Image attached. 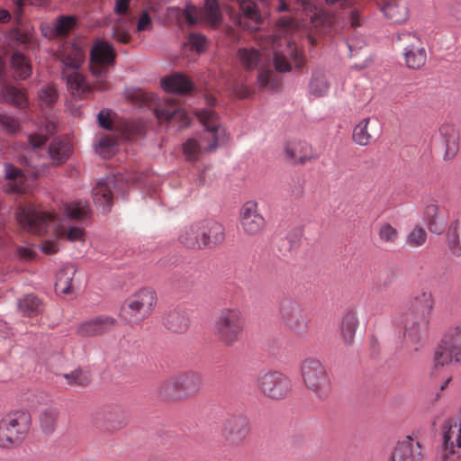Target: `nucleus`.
Masks as SVG:
<instances>
[{"label": "nucleus", "mask_w": 461, "mask_h": 461, "mask_svg": "<svg viewBox=\"0 0 461 461\" xmlns=\"http://www.w3.org/2000/svg\"><path fill=\"white\" fill-rule=\"evenodd\" d=\"M334 8L325 12L314 0H296L295 15L293 18L283 17L278 21L276 35L269 41L273 52V65L278 72H287L292 67L300 68L303 58L294 41L287 35L302 36L312 29L321 30L331 27L343 19V27L357 28L361 25L360 15L353 8L355 0H325Z\"/></svg>", "instance_id": "f257e3e1"}, {"label": "nucleus", "mask_w": 461, "mask_h": 461, "mask_svg": "<svg viewBox=\"0 0 461 461\" xmlns=\"http://www.w3.org/2000/svg\"><path fill=\"white\" fill-rule=\"evenodd\" d=\"M55 124L47 121L41 127H38L37 132L30 133L28 144L23 149L18 159L22 165L26 167L24 170L19 169L12 164L5 165V176L10 182L7 190L14 193L23 194L30 190L33 180L47 172L48 166L41 161L38 155V149L47 141L49 136L55 131Z\"/></svg>", "instance_id": "f03ea898"}, {"label": "nucleus", "mask_w": 461, "mask_h": 461, "mask_svg": "<svg viewBox=\"0 0 461 461\" xmlns=\"http://www.w3.org/2000/svg\"><path fill=\"white\" fill-rule=\"evenodd\" d=\"M16 219L22 227L31 232L41 234L51 228L53 237L46 240L41 246L45 254H54L60 249V239L70 242L85 240V230L77 225H69L66 220L58 219L50 212L38 210L32 205L19 207Z\"/></svg>", "instance_id": "7ed1b4c3"}, {"label": "nucleus", "mask_w": 461, "mask_h": 461, "mask_svg": "<svg viewBox=\"0 0 461 461\" xmlns=\"http://www.w3.org/2000/svg\"><path fill=\"white\" fill-rule=\"evenodd\" d=\"M204 130L183 144V152L187 160H195L202 151L212 152L226 141V130L217 122L216 113L211 107L197 113Z\"/></svg>", "instance_id": "20e7f679"}, {"label": "nucleus", "mask_w": 461, "mask_h": 461, "mask_svg": "<svg viewBox=\"0 0 461 461\" xmlns=\"http://www.w3.org/2000/svg\"><path fill=\"white\" fill-rule=\"evenodd\" d=\"M461 362V324L449 328L434 349L430 375L437 377L451 363Z\"/></svg>", "instance_id": "39448f33"}, {"label": "nucleus", "mask_w": 461, "mask_h": 461, "mask_svg": "<svg viewBox=\"0 0 461 461\" xmlns=\"http://www.w3.org/2000/svg\"><path fill=\"white\" fill-rule=\"evenodd\" d=\"M303 383L309 393L319 400L329 396L331 383L325 365L318 358L306 357L300 366Z\"/></svg>", "instance_id": "423d86ee"}, {"label": "nucleus", "mask_w": 461, "mask_h": 461, "mask_svg": "<svg viewBox=\"0 0 461 461\" xmlns=\"http://www.w3.org/2000/svg\"><path fill=\"white\" fill-rule=\"evenodd\" d=\"M32 418L28 411H15L0 420V447L11 448L20 444L30 431Z\"/></svg>", "instance_id": "0eeeda50"}, {"label": "nucleus", "mask_w": 461, "mask_h": 461, "mask_svg": "<svg viewBox=\"0 0 461 461\" xmlns=\"http://www.w3.org/2000/svg\"><path fill=\"white\" fill-rule=\"evenodd\" d=\"M244 327L245 318L239 308H224L214 321L212 330L219 341L231 346L240 340Z\"/></svg>", "instance_id": "6e6552de"}, {"label": "nucleus", "mask_w": 461, "mask_h": 461, "mask_svg": "<svg viewBox=\"0 0 461 461\" xmlns=\"http://www.w3.org/2000/svg\"><path fill=\"white\" fill-rule=\"evenodd\" d=\"M156 302L152 289H140L125 300L121 308V318L127 324H140L150 315Z\"/></svg>", "instance_id": "1a4fd4ad"}, {"label": "nucleus", "mask_w": 461, "mask_h": 461, "mask_svg": "<svg viewBox=\"0 0 461 461\" xmlns=\"http://www.w3.org/2000/svg\"><path fill=\"white\" fill-rule=\"evenodd\" d=\"M115 56L113 46L106 41L97 40L92 47L90 70L95 78L94 87L99 92L108 89L106 76L109 68L114 63Z\"/></svg>", "instance_id": "9d476101"}, {"label": "nucleus", "mask_w": 461, "mask_h": 461, "mask_svg": "<svg viewBox=\"0 0 461 461\" xmlns=\"http://www.w3.org/2000/svg\"><path fill=\"white\" fill-rule=\"evenodd\" d=\"M141 185H146L144 176L142 175H131L127 177L122 175H113L99 179L92 190V196L95 204L100 208L103 212L110 211L113 205V190L119 191L122 189V185L124 183Z\"/></svg>", "instance_id": "9b49d317"}, {"label": "nucleus", "mask_w": 461, "mask_h": 461, "mask_svg": "<svg viewBox=\"0 0 461 461\" xmlns=\"http://www.w3.org/2000/svg\"><path fill=\"white\" fill-rule=\"evenodd\" d=\"M201 386V377L195 373H182L165 380L158 387V397L165 401L185 399Z\"/></svg>", "instance_id": "f8f14e48"}, {"label": "nucleus", "mask_w": 461, "mask_h": 461, "mask_svg": "<svg viewBox=\"0 0 461 461\" xmlns=\"http://www.w3.org/2000/svg\"><path fill=\"white\" fill-rule=\"evenodd\" d=\"M258 384L263 394L274 400L286 398L293 389V383L289 376L274 370L260 373Z\"/></svg>", "instance_id": "ddd939ff"}, {"label": "nucleus", "mask_w": 461, "mask_h": 461, "mask_svg": "<svg viewBox=\"0 0 461 461\" xmlns=\"http://www.w3.org/2000/svg\"><path fill=\"white\" fill-rule=\"evenodd\" d=\"M396 41L402 45V57L408 68L418 70L424 67L427 51L420 37L410 32H402L397 34Z\"/></svg>", "instance_id": "4468645a"}, {"label": "nucleus", "mask_w": 461, "mask_h": 461, "mask_svg": "<svg viewBox=\"0 0 461 461\" xmlns=\"http://www.w3.org/2000/svg\"><path fill=\"white\" fill-rule=\"evenodd\" d=\"M278 314L284 324L296 334L307 331L308 321L300 303L294 298L285 297L278 303Z\"/></svg>", "instance_id": "2eb2a0df"}, {"label": "nucleus", "mask_w": 461, "mask_h": 461, "mask_svg": "<svg viewBox=\"0 0 461 461\" xmlns=\"http://www.w3.org/2000/svg\"><path fill=\"white\" fill-rule=\"evenodd\" d=\"M240 223L246 235L257 236L266 227V220L258 212V204L256 201L246 202L240 212Z\"/></svg>", "instance_id": "dca6fc26"}, {"label": "nucleus", "mask_w": 461, "mask_h": 461, "mask_svg": "<svg viewBox=\"0 0 461 461\" xmlns=\"http://www.w3.org/2000/svg\"><path fill=\"white\" fill-rule=\"evenodd\" d=\"M184 15L189 24H195L204 20L212 25H216L221 20V12L217 0H205L204 7L197 10L193 5H186Z\"/></svg>", "instance_id": "f3484780"}, {"label": "nucleus", "mask_w": 461, "mask_h": 461, "mask_svg": "<svg viewBox=\"0 0 461 461\" xmlns=\"http://www.w3.org/2000/svg\"><path fill=\"white\" fill-rule=\"evenodd\" d=\"M420 446L411 437L400 441L393 447L388 461H420Z\"/></svg>", "instance_id": "a211bd4d"}, {"label": "nucleus", "mask_w": 461, "mask_h": 461, "mask_svg": "<svg viewBox=\"0 0 461 461\" xmlns=\"http://www.w3.org/2000/svg\"><path fill=\"white\" fill-rule=\"evenodd\" d=\"M439 136L441 144L445 149L444 160L453 159L459 149L458 129L454 124L444 123L439 128Z\"/></svg>", "instance_id": "6ab92c4d"}, {"label": "nucleus", "mask_w": 461, "mask_h": 461, "mask_svg": "<svg viewBox=\"0 0 461 461\" xmlns=\"http://www.w3.org/2000/svg\"><path fill=\"white\" fill-rule=\"evenodd\" d=\"M202 249L212 248L221 244L225 240L224 227L213 221L200 223Z\"/></svg>", "instance_id": "aec40b11"}, {"label": "nucleus", "mask_w": 461, "mask_h": 461, "mask_svg": "<svg viewBox=\"0 0 461 461\" xmlns=\"http://www.w3.org/2000/svg\"><path fill=\"white\" fill-rule=\"evenodd\" d=\"M116 323V320L110 316H101L81 323L77 333L81 337H95L109 331Z\"/></svg>", "instance_id": "412c9836"}, {"label": "nucleus", "mask_w": 461, "mask_h": 461, "mask_svg": "<svg viewBox=\"0 0 461 461\" xmlns=\"http://www.w3.org/2000/svg\"><path fill=\"white\" fill-rule=\"evenodd\" d=\"M62 72L78 70L84 60L83 49L75 43H65L59 50Z\"/></svg>", "instance_id": "4be33fe9"}, {"label": "nucleus", "mask_w": 461, "mask_h": 461, "mask_svg": "<svg viewBox=\"0 0 461 461\" xmlns=\"http://www.w3.org/2000/svg\"><path fill=\"white\" fill-rule=\"evenodd\" d=\"M442 437L446 451L454 454L456 447L461 448V420H446L442 425Z\"/></svg>", "instance_id": "5701e85b"}, {"label": "nucleus", "mask_w": 461, "mask_h": 461, "mask_svg": "<svg viewBox=\"0 0 461 461\" xmlns=\"http://www.w3.org/2000/svg\"><path fill=\"white\" fill-rule=\"evenodd\" d=\"M248 425L243 417L236 416L228 419L223 426V436L230 444L240 443L247 435Z\"/></svg>", "instance_id": "b1692460"}, {"label": "nucleus", "mask_w": 461, "mask_h": 461, "mask_svg": "<svg viewBox=\"0 0 461 461\" xmlns=\"http://www.w3.org/2000/svg\"><path fill=\"white\" fill-rule=\"evenodd\" d=\"M167 105L163 108L156 109V116L159 122H176L179 127H185L190 123V118L187 113L176 108L173 104V100L168 99Z\"/></svg>", "instance_id": "393cba45"}, {"label": "nucleus", "mask_w": 461, "mask_h": 461, "mask_svg": "<svg viewBox=\"0 0 461 461\" xmlns=\"http://www.w3.org/2000/svg\"><path fill=\"white\" fill-rule=\"evenodd\" d=\"M376 118L366 117L361 120L353 130V140L360 146H367L371 140L375 129L378 127Z\"/></svg>", "instance_id": "a878e982"}, {"label": "nucleus", "mask_w": 461, "mask_h": 461, "mask_svg": "<svg viewBox=\"0 0 461 461\" xmlns=\"http://www.w3.org/2000/svg\"><path fill=\"white\" fill-rule=\"evenodd\" d=\"M67 80V86L71 95L82 98L91 93V86L78 70L62 72Z\"/></svg>", "instance_id": "bb28decb"}, {"label": "nucleus", "mask_w": 461, "mask_h": 461, "mask_svg": "<svg viewBox=\"0 0 461 461\" xmlns=\"http://www.w3.org/2000/svg\"><path fill=\"white\" fill-rule=\"evenodd\" d=\"M429 321L423 316L419 321H413L406 325L403 338L407 343L416 345L420 343L428 334Z\"/></svg>", "instance_id": "cd10ccee"}, {"label": "nucleus", "mask_w": 461, "mask_h": 461, "mask_svg": "<svg viewBox=\"0 0 461 461\" xmlns=\"http://www.w3.org/2000/svg\"><path fill=\"white\" fill-rule=\"evenodd\" d=\"M424 219L429 231L437 235H440L447 224L446 218L434 204H429L425 208Z\"/></svg>", "instance_id": "c85d7f7f"}, {"label": "nucleus", "mask_w": 461, "mask_h": 461, "mask_svg": "<svg viewBox=\"0 0 461 461\" xmlns=\"http://www.w3.org/2000/svg\"><path fill=\"white\" fill-rule=\"evenodd\" d=\"M77 273L74 265H65L56 276L55 291L58 294H68L72 291V283Z\"/></svg>", "instance_id": "c756f323"}, {"label": "nucleus", "mask_w": 461, "mask_h": 461, "mask_svg": "<svg viewBox=\"0 0 461 461\" xmlns=\"http://www.w3.org/2000/svg\"><path fill=\"white\" fill-rule=\"evenodd\" d=\"M285 154L288 158L296 163H305L314 158L312 147L304 141H296L285 148Z\"/></svg>", "instance_id": "7c9ffc66"}, {"label": "nucleus", "mask_w": 461, "mask_h": 461, "mask_svg": "<svg viewBox=\"0 0 461 461\" xmlns=\"http://www.w3.org/2000/svg\"><path fill=\"white\" fill-rule=\"evenodd\" d=\"M48 152L53 164H63L70 157L72 146L67 140L56 139L50 143Z\"/></svg>", "instance_id": "2f4dec72"}, {"label": "nucleus", "mask_w": 461, "mask_h": 461, "mask_svg": "<svg viewBox=\"0 0 461 461\" xmlns=\"http://www.w3.org/2000/svg\"><path fill=\"white\" fill-rule=\"evenodd\" d=\"M178 240L185 248L201 249L200 223L185 226L179 232Z\"/></svg>", "instance_id": "473e14b6"}, {"label": "nucleus", "mask_w": 461, "mask_h": 461, "mask_svg": "<svg viewBox=\"0 0 461 461\" xmlns=\"http://www.w3.org/2000/svg\"><path fill=\"white\" fill-rule=\"evenodd\" d=\"M163 323L167 329L173 332H184L189 326V320L185 312L179 310H170L165 314Z\"/></svg>", "instance_id": "72a5a7b5"}, {"label": "nucleus", "mask_w": 461, "mask_h": 461, "mask_svg": "<svg viewBox=\"0 0 461 461\" xmlns=\"http://www.w3.org/2000/svg\"><path fill=\"white\" fill-rule=\"evenodd\" d=\"M163 89L168 93L184 94L192 88V83L182 74H174L161 80Z\"/></svg>", "instance_id": "f704fd0d"}, {"label": "nucleus", "mask_w": 461, "mask_h": 461, "mask_svg": "<svg viewBox=\"0 0 461 461\" xmlns=\"http://www.w3.org/2000/svg\"><path fill=\"white\" fill-rule=\"evenodd\" d=\"M265 55L260 54L256 49L244 47L238 50L237 59L243 68L250 70L263 62Z\"/></svg>", "instance_id": "c9c22d12"}, {"label": "nucleus", "mask_w": 461, "mask_h": 461, "mask_svg": "<svg viewBox=\"0 0 461 461\" xmlns=\"http://www.w3.org/2000/svg\"><path fill=\"white\" fill-rule=\"evenodd\" d=\"M381 11L393 23H402L408 19V9L404 5L393 1L384 5Z\"/></svg>", "instance_id": "e433bc0d"}, {"label": "nucleus", "mask_w": 461, "mask_h": 461, "mask_svg": "<svg viewBox=\"0 0 461 461\" xmlns=\"http://www.w3.org/2000/svg\"><path fill=\"white\" fill-rule=\"evenodd\" d=\"M0 96L6 102L13 104L20 109H23L29 104L26 94L23 90L13 86H4L0 90Z\"/></svg>", "instance_id": "4c0bfd02"}, {"label": "nucleus", "mask_w": 461, "mask_h": 461, "mask_svg": "<svg viewBox=\"0 0 461 461\" xmlns=\"http://www.w3.org/2000/svg\"><path fill=\"white\" fill-rule=\"evenodd\" d=\"M12 68L14 76L19 79H26L32 74V66L26 57L19 52L12 57Z\"/></svg>", "instance_id": "58836bf2"}, {"label": "nucleus", "mask_w": 461, "mask_h": 461, "mask_svg": "<svg viewBox=\"0 0 461 461\" xmlns=\"http://www.w3.org/2000/svg\"><path fill=\"white\" fill-rule=\"evenodd\" d=\"M358 325V319L355 312L347 313L341 322V334L346 344L353 341Z\"/></svg>", "instance_id": "ea45409f"}, {"label": "nucleus", "mask_w": 461, "mask_h": 461, "mask_svg": "<svg viewBox=\"0 0 461 461\" xmlns=\"http://www.w3.org/2000/svg\"><path fill=\"white\" fill-rule=\"evenodd\" d=\"M330 84L325 76L320 72L312 74L309 82V93L315 97H321L329 92Z\"/></svg>", "instance_id": "a19ab883"}, {"label": "nucleus", "mask_w": 461, "mask_h": 461, "mask_svg": "<svg viewBox=\"0 0 461 461\" xmlns=\"http://www.w3.org/2000/svg\"><path fill=\"white\" fill-rule=\"evenodd\" d=\"M89 212V204L83 201H74L65 206V214L70 220H82L88 215Z\"/></svg>", "instance_id": "79ce46f5"}, {"label": "nucleus", "mask_w": 461, "mask_h": 461, "mask_svg": "<svg viewBox=\"0 0 461 461\" xmlns=\"http://www.w3.org/2000/svg\"><path fill=\"white\" fill-rule=\"evenodd\" d=\"M38 104L41 111L51 107L58 100V91L53 86H44L38 93Z\"/></svg>", "instance_id": "37998d69"}, {"label": "nucleus", "mask_w": 461, "mask_h": 461, "mask_svg": "<svg viewBox=\"0 0 461 461\" xmlns=\"http://www.w3.org/2000/svg\"><path fill=\"white\" fill-rule=\"evenodd\" d=\"M434 300L431 293L420 290L413 297V307L420 310L423 316L429 315L433 309Z\"/></svg>", "instance_id": "c03bdc74"}, {"label": "nucleus", "mask_w": 461, "mask_h": 461, "mask_svg": "<svg viewBox=\"0 0 461 461\" xmlns=\"http://www.w3.org/2000/svg\"><path fill=\"white\" fill-rule=\"evenodd\" d=\"M59 412L54 408H48L40 414V425L46 434H50L55 430Z\"/></svg>", "instance_id": "a18cd8bd"}, {"label": "nucleus", "mask_w": 461, "mask_h": 461, "mask_svg": "<svg viewBox=\"0 0 461 461\" xmlns=\"http://www.w3.org/2000/svg\"><path fill=\"white\" fill-rule=\"evenodd\" d=\"M257 83L260 89L274 90L277 88L279 80L274 72L267 68L258 74Z\"/></svg>", "instance_id": "49530a36"}, {"label": "nucleus", "mask_w": 461, "mask_h": 461, "mask_svg": "<svg viewBox=\"0 0 461 461\" xmlns=\"http://www.w3.org/2000/svg\"><path fill=\"white\" fill-rule=\"evenodd\" d=\"M18 307L23 314L32 315L41 310V302L36 296L29 294L19 301Z\"/></svg>", "instance_id": "de8ad7c7"}, {"label": "nucleus", "mask_w": 461, "mask_h": 461, "mask_svg": "<svg viewBox=\"0 0 461 461\" xmlns=\"http://www.w3.org/2000/svg\"><path fill=\"white\" fill-rule=\"evenodd\" d=\"M64 378L69 385L77 386H86L91 381L89 373L81 369H77L69 374H66Z\"/></svg>", "instance_id": "09e8293b"}, {"label": "nucleus", "mask_w": 461, "mask_h": 461, "mask_svg": "<svg viewBox=\"0 0 461 461\" xmlns=\"http://www.w3.org/2000/svg\"><path fill=\"white\" fill-rule=\"evenodd\" d=\"M427 232L420 226H415L407 235L406 243L411 248H419L425 244Z\"/></svg>", "instance_id": "8fccbe9b"}, {"label": "nucleus", "mask_w": 461, "mask_h": 461, "mask_svg": "<svg viewBox=\"0 0 461 461\" xmlns=\"http://www.w3.org/2000/svg\"><path fill=\"white\" fill-rule=\"evenodd\" d=\"M115 140L108 136H100L95 146L96 153L104 158L110 157L115 147Z\"/></svg>", "instance_id": "3c124183"}, {"label": "nucleus", "mask_w": 461, "mask_h": 461, "mask_svg": "<svg viewBox=\"0 0 461 461\" xmlns=\"http://www.w3.org/2000/svg\"><path fill=\"white\" fill-rule=\"evenodd\" d=\"M379 240L386 244H393L399 238L398 230L389 223H383L378 230Z\"/></svg>", "instance_id": "603ef678"}, {"label": "nucleus", "mask_w": 461, "mask_h": 461, "mask_svg": "<svg viewBox=\"0 0 461 461\" xmlns=\"http://www.w3.org/2000/svg\"><path fill=\"white\" fill-rule=\"evenodd\" d=\"M76 20L73 16H61L52 25V31L57 35H66L75 26Z\"/></svg>", "instance_id": "864d4df0"}, {"label": "nucleus", "mask_w": 461, "mask_h": 461, "mask_svg": "<svg viewBox=\"0 0 461 461\" xmlns=\"http://www.w3.org/2000/svg\"><path fill=\"white\" fill-rule=\"evenodd\" d=\"M188 45L192 50H194L197 53H202L205 51L207 48V40L205 36L201 33H190L188 37Z\"/></svg>", "instance_id": "5fc2aeb1"}, {"label": "nucleus", "mask_w": 461, "mask_h": 461, "mask_svg": "<svg viewBox=\"0 0 461 461\" xmlns=\"http://www.w3.org/2000/svg\"><path fill=\"white\" fill-rule=\"evenodd\" d=\"M447 244L450 253L453 256L460 257L461 256V244L459 241V238L456 231L448 232L447 238Z\"/></svg>", "instance_id": "6e6d98bb"}, {"label": "nucleus", "mask_w": 461, "mask_h": 461, "mask_svg": "<svg viewBox=\"0 0 461 461\" xmlns=\"http://www.w3.org/2000/svg\"><path fill=\"white\" fill-rule=\"evenodd\" d=\"M346 44L349 51V57H352L366 45V41L363 38L352 36L347 40Z\"/></svg>", "instance_id": "4d7b16f0"}, {"label": "nucleus", "mask_w": 461, "mask_h": 461, "mask_svg": "<svg viewBox=\"0 0 461 461\" xmlns=\"http://www.w3.org/2000/svg\"><path fill=\"white\" fill-rule=\"evenodd\" d=\"M0 123L10 133H14L19 128L17 122L13 117L5 113H0Z\"/></svg>", "instance_id": "13d9d810"}, {"label": "nucleus", "mask_w": 461, "mask_h": 461, "mask_svg": "<svg viewBox=\"0 0 461 461\" xmlns=\"http://www.w3.org/2000/svg\"><path fill=\"white\" fill-rule=\"evenodd\" d=\"M153 27V21L148 12H143L138 19L137 32L150 31Z\"/></svg>", "instance_id": "bf43d9fd"}, {"label": "nucleus", "mask_w": 461, "mask_h": 461, "mask_svg": "<svg viewBox=\"0 0 461 461\" xmlns=\"http://www.w3.org/2000/svg\"><path fill=\"white\" fill-rule=\"evenodd\" d=\"M112 35L114 40L121 43H127L130 40L129 30L126 26L113 27L112 31Z\"/></svg>", "instance_id": "052dcab7"}, {"label": "nucleus", "mask_w": 461, "mask_h": 461, "mask_svg": "<svg viewBox=\"0 0 461 461\" xmlns=\"http://www.w3.org/2000/svg\"><path fill=\"white\" fill-rule=\"evenodd\" d=\"M9 38L23 45L29 43L31 41V35L28 32H23L18 29L10 31Z\"/></svg>", "instance_id": "680f3d73"}, {"label": "nucleus", "mask_w": 461, "mask_h": 461, "mask_svg": "<svg viewBox=\"0 0 461 461\" xmlns=\"http://www.w3.org/2000/svg\"><path fill=\"white\" fill-rule=\"evenodd\" d=\"M131 0H114L113 12L116 14H124L127 13Z\"/></svg>", "instance_id": "e2e57ef3"}, {"label": "nucleus", "mask_w": 461, "mask_h": 461, "mask_svg": "<svg viewBox=\"0 0 461 461\" xmlns=\"http://www.w3.org/2000/svg\"><path fill=\"white\" fill-rule=\"evenodd\" d=\"M14 3L16 5L15 13H19L25 5H42L46 4V0H14Z\"/></svg>", "instance_id": "0e129e2a"}, {"label": "nucleus", "mask_w": 461, "mask_h": 461, "mask_svg": "<svg viewBox=\"0 0 461 461\" xmlns=\"http://www.w3.org/2000/svg\"><path fill=\"white\" fill-rule=\"evenodd\" d=\"M17 253L24 260H32L35 257V251L32 248L20 247L17 249Z\"/></svg>", "instance_id": "69168bd1"}, {"label": "nucleus", "mask_w": 461, "mask_h": 461, "mask_svg": "<svg viewBox=\"0 0 461 461\" xmlns=\"http://www.w3.org/2000/svg\"><path fill=\"white\" fill-rule=\"evenodd\" d=\"M233 95L238 98H247L249 96V90L246 86H237L233 90Z\"/></svg>", "instance_id": "338daca9"}, {"label": "nucleus", "mask_w": 461, "mask_h": 461, "mask_svg": "<svg viewBox=\"0 0 461 461\" xmlns=\"http://www.w3.org/2000/svg\"><path fill=\"white\" fill-rule=\"evenodd\" d=\"M98 121H99V124L104 128V129H110L111 127V122L109 121L108 118L104 117L103 113H98Z\"/></svg>", "instance_id": "774afa93"}]
</instances>
